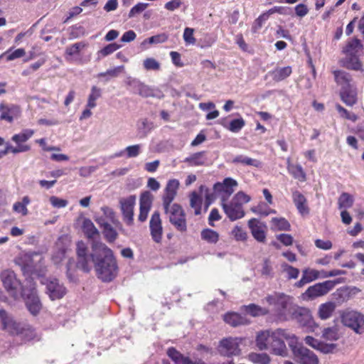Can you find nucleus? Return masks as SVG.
I'll return each instance as SVG.
<instances>
[{
    "label": "nucleus",
    "mask_w": 364,
    "mask_h": 364,
    "mask_svg": "<svg viewBox=\"0 0 364 364\" xmlns=\"http://www.w3.org/2000/svg\"><path fill=\"white\" fill-rule=\"evenodd\" d=\"M141 151V145L135 144L129 146L124 149L115 152L112 157L114 158H135L137 157Z\"/></svg>",
    "instance_id": "obj_28"
},
{
    "label": "nucleus",
    "mask_w": 364,
    "mask_h": 364,
    "mask_svg": "<svg viewBox=\"0 0 364 364\" xmlns=\"http://www.w3.org/2000/svg\"><path fill=\"white\" fill-rule=\"evenodd\" d=\"M100 96V89L93 86L91 89V93L89 95L87 107L89 108H94L96 106L95 101Z\"/></svg>",
    "instance_id": "obj_47"
},
{
    "label": "nucleus",
    "mask_w": 364,
    "mask_h": 364,
    "mask_svg": "<svg viewBox=\"0 0 364 364\" xmlns=\"http://www.w3.org/2000/svg\"><path fill=\"white\" fill-rule=\"evenodd\" d=\"M36 143L39 144L44 151H53L51 155V159H68L66 155L59 153L60 151L59 147L48 146L45 139H37Z\"/></svg>",
    "instance_id": "obj_30"
},
{
    "label": "nucleus",
    "mask_w": 364,
    "mask_h": 364,
    "mask_svg": "<svg viewBox=\"0 0 364 364\" xmlns=\"http://www.w3.org/2000/svg\"><path fill=\"white\" fill-rule=\"evenodd\" d=\"M153 197L151 194L146 191L143 193L140 197V212L139 215V220L144 222L148 216L149 212L152 204Z\"/></svg>",
    "instance_id": "obj_22"
},
{
    "label": "nucleus",
    "mask_w": 364,
    "mask_h": 364,
    "mask_svg": "<svg viewBox=\"0 0 364 364\" xmlns=\"http://www.w3.org/2000/svg\"><path fill=\"white\" fill-rule=\"evenodd\" d=\"M272 340V331H263L257 333L256 337V346L262 350L268 349Z\"/></svg>",
    "instance_id": "obj_25"
},
{
    "label": "nucleus",
    "mask_w": 364,
    "mask_h": 364,
    "mask_svg": "<svg viewBox=\"0 0 364 364\" xmlns=\"http://www.w3.org/2000/svg\"><path fill=\"white\" fill-rule=\"evenodd\" d=\"M336 108L337 111L338 112V113L340 114V116L341 117L349 119L352 122H355L358 119V116L356 114L348 112L347 109H346L341 105L337 104L336 105Z\"/></svg>",
    "instance_id": "obj_50"
},
{
    "label": "nucleus",
    "mask_w": 364,
    "mask_h": 364,
    "mask_svg": "<svg viewBox=\"0 0 364 364\" xmlns=\"http://www.w3.org/2000/svg\"><path fill=\"white\" fill-rule=\"evenodd\" d=\"M278 240H279L284 245L289 246L293 243V237L289 234H280L277 236Z\"/></svg>",
    "instance_id": "obj_63"
},
{
    "label": "nucleus",
    "mask_w": 364,
    "mask_h": 364,
    "mask_svg": "<svg viewBox=\"0 0 364 364\" xmlns=\"http://www.w3.org/2000/svg\"><path fill=\"white\" fill-rule=\"evenodd\" d=\"M284 339L289 342V345L291 348L294 347V344H296L297 342V338L294 334L291 333L288 330L278 328L272 331V340L269 348H270L274 354L284 356L287 353V348Z\"/></svg>",
    "instance_id": "obj_4"
},
{
    "label": "nucleus",
    "mask_w": 364,
    "mask_h": 364,
    "mask_svg": "<svg viewBox=\"0 0 364 364\" xmlns=\"http://www.w3.org/2000/svg\"><path fill=\"white\" fill-rule=\"evenodd\" d=\"M178 186L179 182L176 179H171L168 181L163 196V206L172 205L171 203L176 196Z\"/></svg>",
    "instance_id": "obj_21"
},
{
    "label": "nucleus",
    "mask_w": 364,
    "mask_h": 364,
    "mask_svg": "<svg viewBox=\"0 0 364 364\" xmlns=\"http://www.w3.org/2000/svg\"><path fill=\"white\" fill-rule=\"evenodd\" d=\"M362 48L360 41L357 38L350 41L345 47L343 52L346 55H356Z\"/></svg>",
    "instance_id": "obj_35"
},
{
    "label": "nucleus",
    "mask_w": 364,
    "mask_h": 364,
    "mask_svg": "<svg viewBox=\"0 0 364 364\" xmlns=\"http://www.w3.org/2000/svg\"><path fill=\"white\" fill-rule=\"evenodd\" d=\"M232 235L237 241H245L247 239V232L239 226H235L232 229Z\"/></svg>",
    "instance_id": "obj_57"
},
{
    "label": "nucleus",
    "mask_w": 364,
    "mask_h": 364,
    "mask_svg": "<svg viewBox=\"0 0 364 364\" xmlns=\"http://www.w3.org/2000/svg\"><path fill=\"white\" fill-rule=\"evenodd\" d=\"M344 66L348 69L359 70L361 69L362 65L356 55H346Z\"/></svg>",
    "instance_id": "obj_42"
},
{
    "label": "nucleus",
    "mask_w": 364,
    "mask_h": 364,
    "mask_svg": "<svg viewBox=\"0 0 364 364\" xmlns=\"http://www.w3.org/2000/svg\"><path fill=\"white\" fill-rule=\"evenodd\" d=\"M248 359L255 364H269L271 360L265 353H251L248 355Z\"/></svg>",
    "instance_id": "obj_36"
},
{
    "label": "nucleus",
    "mask_w": 364,
    "mask_h": 364,
    "mask_svg": "<svg viewBox=\"0 0 364 364\" xmlns=\"http://www.w3.org/2000/svg\"><path fill=\"white\" fill-rule=\"evenodd\" d=\"M292 198L294 203L300 214L303 215L309 214V209L307 205L306 199L304 195L296 191L293 192Z\"/></svg>",
    "instance_id": "obj_26"
},
{
    "label": "nucleus",
    "mask_w": 364,
    "mask_h": 364,
    "mask_svg": "<svg viewBox=\"0 0 364 364\" xmlns=\"http://www.w3.org/2000/svg\"><path fill=\"white\" fill-rule=\"evenodd\" d=\"M29 287L23 288L20 296L24 297L28 311L33 314H38L41 309V303L36 294L35 284L28 282Z\"/></svg>",
    "instance_id": "obj_9"
},
{
    "label": "nucleus",
    "mask_w": 364,
    "mask_h": 364,
    "mask_svg": "<svg viewBox=\"0 0 364 364\" xmlns=\"http://www.w3.org/2000/svg\"><path fill=\"white\" fill-rule=\"evenodd\" d=\"M315 245L319 249L328 250L332 247V242L330 240L317 239L315 240Z\"/></svg>",
    "instance_id": "obj_61"
},
{
    "label": "nucleus",
    "mask_w": 364,
    "mask_h": 364,
    "mask_svg": "<svg viewBox=\"0 0 364 364\" xmlns=\"http://www.w3.org/2000/svg\"><path fill=\"white\" fill-rule=\"evenodd\" d=\"M34 130L30 129H23L18 134H14L11 139L16 144V146H13L9 143L6 144V149L0 151V158L4 157L8 153H21L26 152L30 150V146L25 144L24 142L28 141L33 134Z\"/></svg>",
    "instance_id": "obj_5"
},
{
    "label": "nucleus",
    "mask_w": 364,
    "mask_h": 364,
    "mask_svg": "<svg viewBox=\"0 0 364 364\" xmlns=\"http://www.w3.org/2000/svg\"><path fill=\"white\" fill-rule=\"evenodd\" d=\"M167 38H168L167 36L164 33L154 36L147 39H145L143 41L142 45H144L146 43L156 44V43H164V42L166 41Z\"/></svg>",
    "instance_id": "obj_55"
},
{
    "label": "nucleus",
    "mask_w": 364,
    "mask_h": 364,
    "mask_svg": "<svg viewBox=\"0 0 364 364\" xmlns=\"http://www.w3.org/2000/svg\"><path fill=\"white\" fill-rule=\"evenodd\" d=\"M18 336H21L24 341H28L35 338L36 333L30 325L25 323Z\"/></svg>",
    "instance_id": "obj_43"
},
{
    "label": "nucleus",
    "mask_w": 364,
    "mask_h": 364,
    "mask_svg": "<svg viewBox=\"0 0 364 364\" xmlns=\"http://www.w3.org/2000/svg\"><path fill=\"white\" fill-rule=\"evenodd\" d=\"M47 294L51 300L62 299L66 294V289L58 279L53 278L47 281Z\"/></svg>",
    "instance_id": "obj_16"
},
{
    "label": "nucleus",
    "mask_w": 364,
    "mask_h": 364,
    "mask_svg": "<svg viewBox=\"0 0 364 364\" xmlns=\"http://www.w3.org/2000/svg\"><path fill=\"white\" fill-rule=\"evenodd\" d=\"M241 339L229 338L220 341L219 350L221 354L226 356L237 355L240 353V343Z\"/></svg>",
    "instance_id": "obj_15"
},
{
    "label": "nucleus",
    "mask_w": 364,
    "mask_h": 364,
    "mask_svg": "<svg viewBox=\"0 0 364 364\" xmlns=\"http://www.w3.org/2000/svg\"><path fill=\"white\" fill-rule=\"evenodd\" d=\"M245 124L242 118L233 119L230 122L228 129L232 132H238Z\"/></svg>",
    "instance_id": "obj_56"
},
{
    "label": "nucleus",
    "mask_w": 364,
    "mask_h": 364,
    "mask_svg": "<svg viewBox=\"0 0 364 364\" xmlns=\"http://www.w3.org/2000/svg\"><path fill=\"white\" fill-rule=\"evenodd\" d=\"M323 337L329 341H337L339 338L338 331L336 327L326 328L323 331Z\"/></svg>",
    "instance_id": "obj_48"
},
{
    "label": "nucleus",
    "mask_w": 364,
    "mask_h": 364,
    "mask_svg": "<svg viewBox=\"0 0 364 364\" xmlns=\"http://www.w3.org/2000/svg\"><path fill=\"white\" fill-rule=\"evenodd\" d=\"M292 73L291 66L277 67L273 70L269 71V75L275 82H280L287 79Z\"/></svg>",
    "instance_id": "obj_27"
},
{
    "label": "nucleus",
    "mask_w": 364,
    "mask_h": 364,
    "mask_svg": "<svg viewBox=\"0 0 364 364\" xmlns=\"http://www.w3.org/2000/svg\"><path fill=\"white\" fill-rule=\"evenodd\" d=\"M340 96L341 100L348 106H353L357 102V92L354 86L341 89Z\"/></svg>",
    "instance_id": "obj_24"
},
{
    "label": "nucleus",
    "mask_w": 364,
    "mask_h": 364,
    "mask_svg": "<svg viewBox=\"0 0 364 364\" xmlns=\"http://www.w3.org/2000/svg\"><path fill=\"white\" fill-rule=\"evenodd\" d=\"M51 205L55 208H63L68 205V201L65 199L52 196L49 198Z\"/></svg>",
    "instance_id": "obj_53"
},
{
    "label": "nucleus",
    "mask_w": 364,
    "mask_h": 364,
    "mask_svg": "<svg viewBox=\"0 0 364 364\" xmlns=\"http://www.w3.org/2000/svg\"><path fill=\"white\" fill-rule=\"evenodd\" d=\"M248 227L251 230L253 237L259 242H264L267 227L256 218H252L248 221Z\"/></svg>",
    "instance_id": "obj_17"
},
{
    "label": "nucleus",
    "mask_w": 364,
    "mask_h": 364,
    "mask_svg": "<svg viewBox=\"0 0 364 364\" xmlns=\"http://www.w3.org/2000/svg\"><path fill=\"white\" fill-rule=\"evenodd\" d=\"M0 119L11 123L14 119L18 117L21 109L18 105L1 103L0 105Z\"/></svg>",
    "instance_id": "obj_20"
},
{
    "label": "nucleus",
    "mask_w": 364,
    "mask_h": 364,
    "mask_svg": "<svg viewBox=\"0 0 364 364\" xmlns=\"http://www.w3.org/2000/svg\"><path fill=\"white\" fill-rule=\"evenodd\" d=\"M251 198L242 191L237 193L230 203L222 202L223 209L231 221H235L245 216L243 204L250 202Z\"/></svg>",
    "instance_id": "obj_3"
},
{
    "label": "nucleus",
    "mask_w": 364,
    "mask_h": 364,
    "mask_svg": "<svg viewBox=\"0 0 364 364\" xmlns=\"http://www.w3.org/2000/svg\"><path fill=\"white\" fill-rule=\"evenodd\" d=\"M149 6V4L146 3H139L132 8L129 13V18H133L136 15L141 14Z\"/></svg>",
    "instance_id": "obj_58"
},
{
    "label": "nucleus",
    "mask_w": 364,
    "mask_h": 364,
    "mask_svg": "<svg viewBox=\"0 0 364 364\" xmlns=\"http://www.w3.org/2000/svg\"><path fill=\"white\" fill-rule=\"evenodd\" d=\"M167 355L171 358L176 364H184L186 357L183 356L178 351L173 348H170L167 350Z\"/></svg>",
    "instance_id": "obj_45"
},
{
    "label": "nucleus",
    "mask_w": 364,
    "mask_h": 364,
    "mask_svg": "<svg viewBox=\"0 0 364 364\" xmlns=\"http://www.w3.org/2000/svg\"><path fill=\"white\" fill-rule=\"evenodd\" d=\"M103 234L106 240L109 242H114L117 237V232L112 226V224H109L105 227L102 228Z\"/></svg>",
    "instance_id": "obj_49"
},
{
    "label": "nucleus",
    "mask_w": 364,
    "mask_h": 364,
    "mask_svg": "<svg viewBox=\"0 0 364 364\" xmlns=\"http://www.w3.org/2000/svg\"><path fill=\"white\" fill-rule=\"evenodd\" d=\"M292 351L294 358L300 364H318V359L314 352L304 346H294Z\"/></svg>",
    "instance_id": "obj_14"
},
{
    "label": "nucleus",
    "mask_w": 364,
    "mask_h": 364,
    "mask_svg": "<svg viewBox=\"0 0 364 364\" xmlns=\"http://www.w3.org/2000/svg\"><path fill=\"white\" fill-rule=\"evenodd\" d=\"M143 97H156V90L143 83H140L134 91Z\"/></svg>",
    "instance_id": "obj_40"
},
{
    "label": "nucleus",
    "mask_w": 364,
    "mask_h": 364,
    "mask_svg": "<svg viewBox=\"0 0 364 364\" xmlns=\"http://www.w3.org/2000/svg\"><path fill=\"white\" fill-rule=\"evenodd\" d=\"M281 269L285 273L289 279H296L299 274V269L294 267L286 262L281 264Z\"/></svg>",
    "instance_id": "obj_41"
},
{
    "label": "nucleus",
    "mask_w": 364,
    "mask_h": 364,
    "mask_svg": "<svg viewBox=\"0 0 364 364\" xmlns=\"http://www.w3.org/2000/svg\"><path fill=\"white\" fill-rule=\"evenodd\" d=\"M353 197L348 193H343L338 198V205L339 209H347L352 207Z\"/></svg>",
    "instance_id": "obj_37"
},
{
    "label": "nucleus",
    "mask_w": 364,
    "mask_h": 364,
    "mask_svg": "<svg viewBox=\"0 0 364 364\" xmlns=\"http://www.w3.org/2000/svg\"><path fill=\"white\" fill-rule=\"evenodd\" d=\"M87 46L84 42H78L66 48L65 53L68 55L73 56L80 53V52Z\"/></svg>",
    "instance_id": "obj_46"
},
{
    "label": "nucleus",
    "mask_w": 364,
    "mask_h": 364,
    "mask_svg": "<svg viewBox=\"0 0 364 364\" xmlns=\"http://www.w3.org/2000/svg\"><path fill=\"white\" fill-rule=\"evenodd\" d=\"M120 48L119 45H117V43H110L107 46H106L104 48L101 49L98 52L99 58L101 57H105L108 55L112 54L117 50H118Z\"/></svg>",
    "instance_id": "obj_52"
},
{
    "label": "nucleus",
    "mask_w": 364,
    "mask_h": 364,
    "mask_svg": "<svg viewBox=\"0 0 364 364\" xmlns=\"http://www.w3.org/2000/svg\"><path fill=\"white\" fill-rule=\"evenodd\" d=\"M151 235L154 242L159 243L162 239L163 228L160 214L158 211L154 212L149 222Z\"/></svg>",
    "instance_id": "obj_19"
},
{
    "label": "nucleus",
    "mask_w": 364,
    "mask_h": 364,
    "mask_svg": "<svg viewBox=\"0 0 364 364\" xmlns=\"http://www.w3.org/2000/svg\"><path fill=\"white\" fill-rule=\"evenodd\" d=\"M224 321L225 323L234 327L247 323V320L237 313L226 314L224 316Z\"/></svg>",
    "instance_id": "obj_32"
},
{
    "label": "nucleus",
    "mask_w": 364,
    "mask_h": 364,
    "mask_svg": "<svg viewBox=\"0 0 364 364\" xmlns=\"http://www.w3.org/2000/svg\"><path fill=\"white\" fill-rule=\"evenodd\" d=\"M0 323L1 328L13 336L19 334L25 323L18 322L4 309H0Z\"/></svg>",
    "instance_id": "obj_11"
},
{
    "label": "nucleus",
    "mask_w": 364,
    "mask_h": 364,
    "mask_svg": "<svg viewBox=\"0 0 364 364\" xmlns=\"http://www.w3.org/2000/svg\"><path fill=\"white\" fill-rule=\"evenodd\" d=\"M335 309L336 304L333 302L322 304L318 308V316L323 320L327 319L331 317Z\"/></svg>",
    "instance_id": "obj_34"
},
{
    "label": "nucleus",
    "mask_w": 364,
    "mask_h": 364,
    "mask_svg": "<svg viewBox=\"0 0 364 364\" xmlns=\"http://www.w3.org/2000/svg\"><path fill=\"white\" fill-rule=\"evenodd\" d=\"M77 267L84 272H89L91 263L95 264L98 277L104 282L112 280L117 275L118 267L113 252L105 244L94 241L92 244V253L87 254V247L82 241L77 243Z\"/></svg>",
    "instance_id": "obj_1"
},
{
    "label": "nucleus",
    "mask_w": 364,
    "mask_h": 364,
    "mask_svg": "<svg viewBox=\"0 0 364 364\" xmlns=\"http://www.w3.org/2000/svg\"><path fill=\"white\" fill-rule=\"evenodd\" d=\"M334 285L335 283L330 280L317 283L309 287L304 295L311 299L322 296L328 294L334 287Z\"/></svg>",
    "instance_id": "obj_13"
},
{
    "label": "nucleus",
    "mask_w": 364,
    "mask_h": 364,
    "mask_svg": "<svg viewBox=\"0 0 364 364\" xmlns=\"http://www.w3.org/2000/svg\"><path fill=\"white\" fill-rule=\"evenodd\" d=\"M143 65L146 70H159L161 68L160 63L153 58H146Z\"/></svg>",
    "instance_id": "obj_51"
},
{
    "label": "nucleus",
    "mask_w": 364,
    "mask_h": 364,
    "mask_svg": "<svg viewBox=\"0 0 364 364\" xmlns=\"http://www.w3.org/2000/svg\"><path fill=\"white\" fill-rule=\"evenodd\" d=\"M336 82L341 86V89H344L345 87H350L354 86L351 84L350 76L342 70H336L333 72Z\"/></svg>",
    "instance_id": "obj_31"
},
{
    "label": "nucleus",
    "mask_w": 364,
    "mask_h": 364,
    "mask_svg": "<svg viewBox=\"0 0 364 364\" xmlns=\"http://www.w3.org/2000/svg\"><path fill=\"white\" fill-rule=\"evenodd\" d=\"M65 255V250L63 248H60L52 255V260L55 264H58L63 259Z\"/></svg>",
    "instance_id": "obj_60"
},
{
    "label": "nucleus",
    "mask_w": 364,
    "mask_h": 364,
    "mask_svg": "<svg viewBox=\"0 0 364 364\" xmlns=\"http://www.w3.org/2000/svg\"><path fill=\"white\" fill-rule=\"evenodd\" d=\"M237 186V182L235 180L231 178H226L223 183H216L213 188L215 192L221 198L222 202H223L228 200Z\"/></svg>",
    "instance_id": "obj_12"
},
{
    "label": "nucleus",
    "mask_w": 364,
    "mask_h": 364,
    "mask_svg": "<svg viewBox=\"0 0 364 364\" xmlns=\"http://www.w3.org/2000/svg\"><path fill=\"white\" fill-rule=\"evenodd\" d=\"M272 266L269 259H265L262 264L261 272L265 276H272Z\"/></svg>",
    "instance_id": "obj_64"
},
{
    "label": "nucleus",
    "mask_w": 364,
    "mask_h": 364,
    "mask_svg": "<svg viewBox=\"0 0 364 364\" xmlns=\"http://www.w3.org/2000/svg\"><path fill=\"white\" fill-rule=\"evenodd\" d=\"M182 5L181 0H171L165 4L164 8L170 11H173L181 7Z\"/></svg>",
    "instance_id": "obj_62"
},
{
    "label": "nucleus",
    "mask_w": 364,
    "mask_h": 364,
    "mask_svg": "<svg viewBox=\"0 0 364 364\" xmlns=\"http://www.w3.org/2000/svg\"><path fill=\"white\" fill-rule=\"evenodd\" d=\"M272 307V311L281 319H290L291 314L296 307L294 299L282 292L268 294L263 299Z\"/></svg>",
    "instance_id": "obj_2"
},
{
    "label": "nucleus",
    "mask_w": 364,
    "mask_h": 364,
    "mask_svg": "<svg viewBox=\"0 0 364 364\" xmlns=\"http://www.w3.org/2000/svg\"><path fill=\"white\" fill-rule=\"evenodd\" d=\"M194 30L191 28H186L183 33V39L186 43L194 44L196 39L193 37Z\"/></svg>",
    "instance_id": "obj_59"
},
{
    "label": "nucleus",
    "mask_w": 364,
    "mask_h": 364,
    "mask_svg": "<svg viewBox=\"0 0 364 364\" xmlns=\"http://www.w3.org/2000/svg\"><path fill=\"white\" fill-rule=\"evenodd\" d=\"M287 168L289 173L291 174L295 179H297L299 181H306L305 172L302 167L295 161H288Z\"/></svg>",
    "instance_id": "obj_29"
},
{
    "label": "nucleus",
    "mask_w": 364,
    "mask_h": 364,
    "mask_svg": "<svg viewBox=\"0 0 364 364\" xmlns=\"http://www.w3.org/2000/svg\"><path fill=\"white\" fill-rule=\"evenodd\" d=\"M303 275L307 279V282L310 283L319 278V271L314 269L306 268L303 270Z\"/></svg>",
    "instance_id": "obj_54"
},
{
    "label": "nucleus",
    "mask_w": 364,
    "mask_h": 364,
    "mask_svg": "<svg viewBox=\"0 0 364 364\" xmlns=\"http://www.w3.org/2000/svg\"><path fill=\"white\" fill-rule=\"evenodd\" d=\"M82 228L86 237L92 240L91 245L94 241H97V239L100 236V232L91 220L85 218L83 220Z\"/></svg>",
    "instance_id": "obj_23"
},
{
    "label": "nucleus",
    "mask_w": 364,
    "mask_h": 364,
    "mask_svg": "<svg viewBox=\"0 0 364 364\" xmlns=\"http://www.w3.org/2000/svg\"><path fill=\"white\" fill-rule=\"evenodd\" d=\"M270 223L271 229L274 231H287L291 228L289 223L284 218H272Z\"/></svg>",
    "instance_id": "obj_33"
},
{
    "label": "nucleus",
    "mask_w": 364,
    "mask_h": 364,
    "mask_svg": "<svg viewBox=\"0 0 364 364\" xmlns=\"http://www.w3.org/2000/svg\"><path fill=\"white\" fill-rule=\"evenodd\" d=\"M136 201L134 196H130L127 198H123L120 200L121 210L123 214L124 220L125 223L131 225L134 220V206Z\"/></svg>",
    "instance_id": "obj_18"
},
{
    "label": "nucleus",
    "mask_w": 364,
    "mask_h": 364,
    "mask_svg": "<svg viewBox=\"0 0 364 364\" xmlns=\"http://www.w3.org/2000/svg\"><path fill=\"white\" fill-rule=\"evenodd\" d=\"M165 213L168 215L169 222L174 226L176 230L185 232L187 230L186 213L182 207L173 203L164 206Z\"/></svg>",
    "instance_id": "obj_6"
},
{
    "label": "nucleus",
    "mask_w": 364,
    "mask_h": 364,
    "mask_svg": "<svg viewBox=\"0 0 364 364\" xmlns=\"http://www.w3.org/2000/svg\"><path fill=\"white\" fill-rule=\"evenodd\" d=\"M341 321L357 333L364 332V316L355 311H346L341 315Z\"/></svg>",
    "instance_id": "obj_10"
},
{
    "label": "nucleus",
    "mask_w": 364,
    "mask_h": 364,
    "mask_svg": "<svg viewBox=\"0 0 364 364\" xmlns=\"http://www.w3.org/2000/svg\"><path fill=\"white\" fill-rule=\"evenodd\" d=\"M1 279L4 287L11 296L15 299L20 296V294H21L24 287H22L13 271L9 269L3 271L1 274Z\"/></svg>",
    "instance_id": "obj_8"
},
{
    "label": "nucleus",
    "mask_w": 364,
    "mask_h": 364,
    "mask_svg": "<svg viewBox=\"0 0 364 364\" xmlns=\"http://www.w3.org/2000/svg\"><path fill=\"white\" fill-rule=\"evenodd\" d=\"M202 199L196 192L191 193L190 196V205L195 210V215L200 214Z\"/></svg>",
    "instance_id": "obj_44"
},
{
    "label": "nucleus",
    "mask_w": 364,
    "mask_h": 364,
    "mask_svg": "<svg viewBox=\"0 0 364 364\" xmlns=\"http://www.w3.org/2000/svg\"><path fill=\"white\" fill-rule=\"evenodd\" d=\"M200 235L202 240L208 243H216L219 239L218 233L215 230L208 228L203 230Z\"/></svg>",
    "instance_id": "obj_39"
},
{
    "label": "nucleus",
    "mask_w": 364,
    "mask_h": 364,
    "mask_svg": "<svg viewBox=\"0 0 364 364\" xmlns=\"http://www.w3.org/2000/svg\"><path fill=\"white\" fill-rule=\"evenodd\" d=\"M245 311L252 316H258L266 315L269 313V311L256 304H252L248 306H244Z\"/></svg>",
    "instance_id": "obj_38"
},
{
    "label": "nucleus",
    "mask_w": 364,
    "mask_h": 364,
    "mask_svg": "<svg viewBox=\"0 0 364 364\" xmlns=\"http://www.w3.org/2000/svg\"><path fill=\"white\" fill-rule=\"evenodd\" d=\"M290 319L296 320L306 331H314L318 327L310 311L297 305L292 311Z\"/></svg>",
    "instance_id": "obj_7"
}]
</instances>
